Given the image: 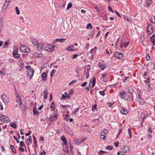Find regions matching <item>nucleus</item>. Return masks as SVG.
Listing matches in <instances>:
<instances>
[{
	"label": "nucleus",
	"mask_w": 155,
	"mask_h": 155,
	"mask_svg": "<svg viewBox=\"0 0 155 155\" xmlns=\"http://www.w3.org/2000/svg\"><path fill=\"white\" fill-rule=\"evenodd\" d=\"M17 100H19V106L22 110L25 109L26 105L25 102L24 100H22L19 97H17Z\"/></svg>",
	"instance_id": "f257e3e1"
},
{
	"label": "nucleus",
	"mask_w": 155,
	"mask_h": 155,
	"mask_svg": "<svg viewBox=\"0 0 155 155\" xmlns=\"http://www.w3.org/2000/svg\"><path fill=\"white\" fill-rule=\"evenodd\" d=\"M20 49L21 52L25 53H29L31 51L29 48L24 45H21Z\"/></svg>",
	"instance_id": "f03ea898"
},
{
	"label": "nucleus",
	"mask_w": 155,
	"mask_h": 155,
	"mask_svg": "<svg viewBox=\"0 0 155 155\" xmlns=\"http://www.w3.org/2000/svg\"><path fill=\"white\" fill-rule=\"evenodd\" d=\"M55 47V45H52L49 44L46 47H44L45 49L49 52H51L53 51Z\"/></svg>",
	"instance_id": "7ed1b4c3"
},
{
	"label": "nucleus",
	"mask_w": 155,
	"mask_h": 155,
	"mask_svg": "<svg viewBox=\"0 0 155 155\" xmlns=\"http://www.w3.org/2000/svg\"><path fill=\"white\" fill-rule=\"evenodd\" d=\"M0 120L4 121L5 123H8L10 121V119L6 116L3 114H0Z\"/></svg>",
	"instance_id": "20e7f679"
},
{
	"label": "nucleus",
	"mask_w": 155,
	"mask_h": 155,
	"mask_svg": "<svg viewBox=\"0 0 155 155\" xmlns=\"http://www.w3.org/2000/svg\"><path fill=\"white\" fill-rule=\"evenodd\" d=\"M27 75L28 77L30 79H31L32 78V76L34 73V70L31 68L28 69L27 71Z\"/></svg>",
	"instance_id": "39448f33"
},
{
	"label": "nucleus",
	"mask_w": 155,
	"mask_h": 155,
	"mask_svg": "<svg viewBox=\"0 0 155 155\" xmlns=\"http://www.w3.org/2000/svg\"><path fill=\"white\" fill-rule=\"evenodd\" d=\"M114 56L115 58H117L119 59H121L123 57V56L121 53L117 51H116L114 53Z\"/></svg>",
	"instance_id": "423d86ee"
},
{
	"label": "nucleus",
	"mask_w": 155,
	"mask_h": 155,
	"mask_svg": "<svg viewBox=\"0 0 155 155\" xmlns=\"http://www.w3.org/2000/svg\"><path fill=\"white\" fill-rule=\"evenodd\" d=\"M129 147L127 146H124L122 148V151L123 153H127L129 151Z\"/></svg>",
	"instance_id": "0eeeda50"
},
{
	"label": "nucleus",
	"mask_w": 155,
	"mask_h": 155,
	"mask_svg": "<svg viewBox=\"0 0 155 155\" xmlns=\"http://www.w3.org/2000/svg\"><path fill=\"white\" fill-rule=\"evenodd\" d=\"M121 98H123L124 100H127L128 99V97H126V94L125 92H123L120 94Z\"/></svg>",
	"instance_id": "6e6552de"
},
{
	"label": "nucleus",
	"mask_w": 155,
	"mask_h": 155,
	"mask_svg": "<svg viewBox=\"0 0 155 155\" xmlns=\"http://www.w3.org/2000/svg\"><path fill=\"white\" fill-rule=\"evenodd\" d=\"M153 1L152 0H146L145 6L146 7H148L150 5H151Z\"/></svg>",
	"instance_id": "1a4fd4ad"
},
{
	"label": "nucleus",
	"mask_w": 155,
	"mask_h": 155,
	"mask_svg": "<svg viewBox=\"0 0 155 155\" xmlns=\"http://www.w3.org/2000/svg\"><path fill=\"white\" fill-rule=\"evenodd\" d=\"M33 114L34 115H38L39 114V112L36 107H34L33 109Z\"/></svg>",
	"instance_id": "9d476101"
},
{
	"label": "nucleus",
	"mask_w": 155,
	"mask_h": 155,
	"mask_svg": "<svg viewBox=\"0 0 155 155\" xmlns=\"http://www.w3.org/2000/svg\"><path fill=\"white\" fill-rule=\"evenodd\" d=\"M148 114L147 112H144L141 114V118L142 120V123H143L145 117L147 116Z\"/></svg>",
	"instance_id": "9b49d317"
},
{
	"label": "nucleus",
	"mask_w": 155,
	"mask_h": 155,
	"mask_svg": "<svg viewBox=\"0 0 155 155\" xmlns=\"http://www.w3.org/2000/svg\"><path fill=\"white\" fill-rule=\"evenodd\" d=\"M152 29H153L152 25H151L150 24H148V25L147 26V32H150V30H151V31H152Z\"/></svg>",
	"instance_id": "f8f14e48"
},
{
	"label": "nucleus",
	"mask_w": 155,
	"mask_h": 155,
	"mask_svg": "<svg viewBox=\"0 0 155 155\" xmlns=\"http://www.w3.org/2000/svg\"><path fill=\"white\" fill-rule=\"evenodd\" d=\"M120 112L123 114L126 115L128 113V112L127 110L123 108L120 110Z\"/></svg>",
	"instance_id": "ddd939ff"
},
{
	"label": "nucleus",
	"mask_w": 155,
	"mask_h": 155,
	"mask_svg": "<svg viewBox=\"0 0 155 155\" xmlns=\"http://www.w3.org/2000/svg\"><path fill=\"white\" fill-rule=\"evenodd\" d=\"M134 91L133 87L130 86L128 87V91L130 94H132Z\"/></svg>",
	"instance_id": "4468645a"
},
{
	"label": "nucleus",
	"mask_w": 155,
	"mask_h": 155,
	"mask_svg": "<svg viewBox=\"0 0 155 155\" xmlns=\"http://www.w3.org/2000/svg\"><path fill=\"white\" fill-rule=\"evenodd\" d=\"M1 98H2V100L3 102H4L5 103V104H6L5 102V100H6V99L7 98V97L6 95H5V94H3L1 96Z\"/></svg>",
	"instance_id": "2eb2a0df"
},
{
	"label": "nucleus",
	"mask_w": 155,
	"mask_h": 155,
	"mask_svg": "<svg viewBox=\"0 0 155 155\" xmlns=\"http://www.w3.org/2000/svg\"><path fill=\"white\" fill-rule=\"evenodd\" d=\"M31 42L32 44L35 45H37L38 44L39 42L38 39H33L31 40Z\"/></svg>",
	"instance_id": "dca6fc26"
},
{
	"label": "nucleus",
	"mask_w": 155,
	"mask_h": 155,
	"mask_svg": "<svg viewBox=\"0 0 155 155\" xmlns=\"http://www.w3.org/2000/svg\"><path fill=\"white\" fill-rule=\"evenodd\" d=\"M124 18L127 21L131 23L132 21V19L130 17H128L126 15L124 16Z\"/></svg>",
	"instance_id": "f3484780"
},
{
	"label": "nucleus",
	"mask_w": 155,
	"mask_h": 155,
	"mask_svg": "<svg viewBox=\"0 0 155 155\" xmlns=\"http://www.w3.org/2000/svg\"><path fill=\"white\" fill-rule=\"evenodd\" d=\"M47 76V74L45 72L44 73H43L41 74V76H42V79L44 81H45L47 80V78H46Z\"/></svg>",
	"instance_id": "a211bd4d"
},
{
	"label": "nucleus",
	"mask_w": 155,
	"mask_h": 155,
	"mask_svg": "<svg viewBox=\"0 0 155 155\" xmlns=\"http://www.w3.org/2000/svg\"><path fill=\"white\" fill-rule=\"evenodd\" d=\"M109 131L106 129H103L101 132V134H103L106 135V134Z\"/></svg>",
	"instance_id": "6ab92c4d"
},
{
	"label": "nucleus",
	"mask_w": 155,
	"mask_h": 155,
	"mask_svg": "<svg viewBox=\"0 0 155 155\" xmlns=\"http://www.w3.org/2000/svg\"><path fill=\"white\" fill-rule=\"evenodd\" d=\"M10 147L11 149L12 150L13 152V153H16V150L14 146L12 145H11L10 146Z\"/></svg>",
	"instance_id": "aec40b11"
},
{
	"label": "nucleus",
	"mask_w": 155,
	"mask_h": 155,
	"mask_svg": "<svg viewBox=\"0 0 155 155\" xmlns=\"http://www.w3.org/2000/svg\"><path fill=\"white\" fill-rule=\"evenodd\" d=\"M74 45L70 46L67 48V49L69 51H74V50L73 49V48H74Z\"/></svg>",
	"instance_id": "412c9836"
},
{
	"label": "nucleus",
	"mask_w": 155,
	"mask_h": 155,
	"mask_svg": "<svg viewBox=\"0 0 155 155\" xmlns=\"http://www.w3.org/2000/svg\"><path fill=\"white\" fill-rule=\"evenodd\" d=\"M99 66L101 68L102 70H104L105 68V66L104 65H103L101 63L99 62Z\"/></svg>",
	"instance_id": "4be33fe9"
},
{
	"label": "nucleus",
	"mask_w": 155,
	"mask_h": 155,
	"mask_svg": "<svg viewBox=\"0 0 155 155\" xmlns=\"http://www.w3.org/2000/svg\"><path fill=\"white\" fill-rule=\"evenodd\" d=\"M96 49H97L96 47H95L94 48L90 50V53L91 54H95L96 52Z\"/></svg>",
	"instance_id": "5701e85b"
},
{
	"label": "nucleus",
	"mask_w": 155,
	"mask_h": 155,
	"mask_svg": "<svg viewBox=\"0 0 155 155\" xmlns=\"http://www.w3.org/2000/svg\"><path fill=\"white\" fill-rule=\"evenodd\" d=\"M8 3H7V2L6 1L5 2L3 7L2 8V9H3L4 8H5V10L4 11V12L5 11V9L7 8L9 5V4H8Z\"/></svg>",
	"instance_id": "b1692460"
},
{
	"label": "nucleus",
	"mask_w": 155,
	"mask_h": 155,
	"mask_svg": "<svg viewBox=\"0 0 155 155\" xmlns=\"http://www.w3.org/2000/svg\"><path fill=\"white\" fill-rule=\"evenodd\" d=\"M48 92L47 89L45 90L44 91V98L45 99H47V98Z\"/></svg>",
	"instance_id": "393cba45"
},
{
	"label": "nucleus",
	"mask_w": 155,
	"mask_h": 155,
	"mask_svg": "<svg viewBox=\"0 0 155 155\" xmlns=\"http://www.w3.org/2000/svg\"><path fill=\"white\" fill-rule=\"evenodd\" d=\"M27 140H28L29 141V142H27V143L28 144L30 145L31 143L32 142V138H31V136H29V138H28Z\"/></svg>",
	"instance_id": "a878e982"
},
{
	"label": "nucleus",
	"mask_w": 155,
	"mask_h": 155,
	"mask_svg": "<svg viewBox=\"0 0 155 155\" xmlns=\"http://www.w3.org/2000/svg\"><path fill=\"white\" fill-rule=\"evenodd\" d=\"M138 101L139 102V104L143 105L146 103V102H144V100L142 99H141L140 100L139 99H138Z\"/></svg>",
	"instance_id": "bb28decb"
},
{
	"label": "nucleus",
	"mask_w": 155,
	"mask_h": 155,
	"mask_svg": "<svg viewBox=\"0 0 155 155\" xmlns=\"http://www.w3.org/2000/svg\"><path fill=\"white\" fill-rule=\"evenodd\" d=\"M86 28L87 29L91 30L92 28L91 24V23L88 24L87 25Z\"/></svg>",
	"instance_id": "cd10ccee"
},
{
	"label": "nucleus",
	"mask_w": 155,
	"mask_h": 155,
	"mask_svg": "<svg viewBox=\"0 0 155 155\" xmlns=\"http://www.w3.org/2000/svg\"><path fill=\"white\" fill-rule=\"evenodd\" d=\"M100 138L102 140H106V136L103 134H101Z\"/></svg>",
	"instance_id": "c85d7f7f"
},
{
	"label": "nucleus",
	"mask_w": 155,
	"mask_h": 155,
	"mask_svg": "<svg viewBox=\"0 0 155 155\" xmlns=\"http://www.w3.org/2000/svg\"><path fill=\"white\" fill-rule=\"evenodd\" d=\"M10 126L14 128H16L17 127L16 124L13 123H11Z\"/></svg>",
	"instance_id": "c756f323"
},
{
	"label": "nucleus",
	"mask_w": 155,
	"mask_h": 155,
	"mask_svg": "<svg viewBox=\"0 0 155 155\" xmlns=\"http://www.w3.org/2000/svg\"><path fill=\"white\" fill-rule=\"evenodd\" d=\"M8 41H5V43L3 46V48H5L8 47Z\"/></svg>",
	"instance_id": "7c9ffc66"
},
{
	"label": "nucleus",
	"mask_w": 155,
	"mask_h": 155,
	"mask_svg": "<svg viewBox=\"0 0 155 155\" xmlns=\"http://www.w3.org/2000/svg\"><path fill=\"white\" fill-rule=\"evenodd\" d=\"M18 49L14 50L12 53V55L13 57L15 56V55H17V54L18 53Z\"/></svg>",
	"instance_id": "2f4dec72"
},
{
	"label": "nucleus",
	"mask_w": 155,
	"mask_h": 155,
	"mask_svg": "<svg viewBox=\"0 0 155 155\" xmlns=\"http://www.w3.org/2000/svg\"><path fill=\"white\" fill-rule=\"evenodd\" d=\"M114 148L113 146H110V145H109L107 146L106 148V149L109 150H111L113 149V148Z\"/></svg>",
	"instance_id": "473e14b6"
},
{
	"label": "nucleus",
	"mask_w": 155,
	"mask_h": 155,
	"mask_svg": "<svg viewBox=\"0 0 155 155\" xmlns=\"http://www.w3.org/2000/svg\"><path fill=\"white\" fill-rule=\"evenodd\" d=\"M56 71L55 69H53L50 73V76L51 77L53 76L54 74L55 73Z\"/></svg>",
	"instance_id": "72a5a7b5"
},
{
	"label": "nucleus",
	"mask_w": 155,
	"mask_h": 155,
	"mask_svg": "<svg viewBox=\"0 0 155 155\" xmlns=\"http://www.w3.org/2000/svg\"><path fill=\"white\" fill-rule=\"evenodd\" d=\"M72 6V3L70 2L68 4V5L67 6V9L68 10L70 8H71Z\"/></svg>",
	"instance_id": "f704fd0d"
},
{
	"label": "nucleus",
	"mask_w": 155,
	"mask_h": 155,
	"mask_svg": "<svg viewBox=\"0 0 155 155\" xmlns=\"http://www.w3.org/2000/svg\"><path fill=\"white\" fill-rule=\"evenodd\" d=\"M54 103L53 102L51 103V108L53 110H54L55 109V108L54 107Z\"/></svg>",
	"instance_id": "c9c22d12"
},
{
	"label": "nucleus",
	"mask_w": 155,
	"mask_h": 155,
	"mask_svg": "<svg viewBox=\"0 0 155 155\" xmlns=\"http://www.w3.org/2000/svg\"><path fill=\"white\" fill-rule=\"evenodd\" d=\"M49 120L51 122H52L55 121L56 120V119L53 116H51L49 118Z\"/></svg>",
	"instance_id": "e433bc0d"
},
{
	"label": "nucleus",
	"mask_w": 155,
	"mask_h": 155,
	"mask_svg": "<svg viewBox=\"0 0 155 155\" xmlns=\"http://www.w3.org/2000/svg\"><path fill=\"white\" fill-rule=\"evenodd\" d=\"M128 133L130 137L131 138L132 137V134L130 128H129L128 129Z\"/></svg>",
	"instance_id": "4c0bfd02"
},
{
	"label": "nucleus",
	"mask_w": 155,
	"mask_h": 155,
	"mask_svg": "<svg viewBox=\"0 0 155 155\" xmlns=\"http://www.w3.org/2000/svg\"><path fill=\"white\" fill-rule=\"evenodd\" d=\"M15 9L16 11V13L17 15H19L20 12L18 9V7H15Z\"/></svg>",
	"instance_id": "58836bf2"
},
{
	"label": "nucleus",
	"mask_w": 155,
	"mask_h": 155,
	"mask_svg": "<svg viewBox=\"0 0 155 155\" xmlns=\"http://www.w3.org/2000/svg\"><path fill=\"white\" fill-rule=\"evenodd\" d=\"M62 106V108H68L70 106L68 105H61Z\"/></svg>",
	"instance_id": "ea45409f"
},
{
	"label": "nucleus",
	"mask_w": 155,
	"mask_h": 155,
	"mask_svg": "<svg viewBox=\"0 0 155 155\" xmlns=\"http://www.w3.org/2000/svg\"><path fill=\"white\" fill-rule=\"evenodd\" d=\"M95 83H96L95 78H94L93 79L92 81V87H93L95 85Z\"/></svg>",
	"instance_id": "a19ab883"
},
{
	"label": "nucleus",
	"mask_w": 155,
	"mask_h": 155,
	"mask_svg": "<svg viewBox=\"0 0 155 155\" xmlns=\"http://www.w3.org/2000/svg\"><path fill=\"white\" fill-rule=\"evenodd\" d=\"M105 151L102 150H101L98 152V154L99 155H102L104 154Z\"/></svg>",
	"instance_id": "79ce46f5"
},
{
	"label": "nucleus",
	"mask_w": 155,
	"mask_h": 155,
	"mask_svg": "<svg viewBox=\"0 0 155 155\" xmlns=\"http://www.w3.org/2000/svg\"><path fill=\"white\" fill-rule=\"evenodd\" d=\"M33 56L35 57H39V54L37 52H35L33 53Z\"/></svg>",
	"instance_id": "37998d69"
},
{
	"label": "nucleus",
	"mask_w": 155,
	"mask_h": 155,
	"mask_svg": "<svg viewBox=\"0 0 155 155\" xmlns=\"http://www.w3.org/2000/svg\"><path fill=\"white\" fill-rule=\"evenodd\" d=\"M97 107V105L96 104H95L92 107V110L93 111Z\"/></svg>",
	"instance_id": "c03bdc74"
},
{
	"label": "nucleus",
	"mask_w": 155,
	"mask_h": 155,
	"mask_svg": "<svg viewBox=\"0 0 155 155\" xmlns=\"http://www.w3.org/2000/svg\"><path fill=\"white\" fill-rule=\"evenodd\" d=\"M68 134H69L71 136H72L73 135L72 131L71 130H68Z\"/></svg>",
	"instance_id": "a18cd8bd"
},
{
	"label": "nucleus",
	"mask_w": 155,
	"mask_h": 155,
	"mask_svg": "<svg viewBox=\"0 0 155 155\" xmlns=\"http://www.w3.org/2000/svg\"><path fill=\"white\" fill-rule=\"evenodd\" d=\"M119 142L117 141L114 143V144L116 147H117L119 146Z\"/></svg>",
	"instance_id": "49530a36"
},
{
	"label": "nucleus",
	"mask_w": 155,
	"mask_h": 155,
	"mask_svg": "<svg viewBox=\"0 0 155 155\" xmlns=\"http://www.w3.org/2000/svg\"><path fill=\"white\" fill-rule=\"evenodd\" d=\"M150 20L152 23H154L155 22V18L154 17L151 18Z\"/></svg>",
	"instance_id": "de8ad7c7"
},
{
	"label": "nucleus",
	"mask_w": 155,
	"mask_h": 155,
	"mask_svg": "<svg viewBox=\"0 0 155 155\" xmlns=\"http://www.w3.org/2000/svg\"><path fill=\"white\" fill-rule=\"evenodd\" d=\"M74 93V91L73 89H71L69 91V94L72 95Z\"/></svg>",
	"instance_id": "09e8293b"
},
{
	"label": "nucleus",
	"mask_w": 155,
	"mask_h": 155,
	"mask_svg": "<svg viewBox=\"0 0 155 155\" xmlns=\"http://www.w3.org/2000/svg\"><path fill=\"white\" fill-rule=\"evenodd\" d=\"M70 117L68 114H66L65 116V119L66 121H68Z\"/></svg>",
	"instance_id": "8fccbe9b"
},
{
	"label": "nucleus",
	"mask_w": 155,
	"mask_h": 155,
	"mask_svg": "<svg viewBox=\"0 0 155 155\" xmlns=\"http://www.w3.org/2000/svg\"><path fill=\"white\" fill-rule=\"evenodd\" d=\"M76 82H77L76 80H73L72 81H71L70 82V83L69 84V85H71L72 84H73L74 83H75Z\"/></svg>",
	"instance_id": "3c124183"
},
{
	"label": "nucleus",
	"mask_w": 155,
	"mask_h": 155,
	"mask_svg": "<svg viewBox=\"0 0 155 155\" xmlns=\"http://www.w3.org/2000/svg\"><path fill=\"white\" fill-rule=\"evenodd\" d=\"M105 90H104L103 91H99L100 94L101 95H102L104 96L105 94V92H104Z\"/></svg>",
	"instance_id": "603ef678"
},
{
	"label": "nucleus",
	"mask_w": 155,
	"mask_h": 155,
	"mask_svg": "<svg viewBox=\"0 0 155 155\" xmlns=\"http://www.w3.org/2000/svg\"><path fill=\"white\" fill-rule=\"evenodd\" d=\"M61 140L63 142L66 140V138L65 137L62 136L61 138Z\"/></svg>",
	"instance_id": "864d4df0"
},
{
	"label": "nucleus",
	"mask_w": 155,
	"mask_h": 155,
	"mask_svg": "<svg viewBox=\"0 0 155 155\" xmlns=\"http://www.w3.org/2000/svg\"><path fill=\"white\" fill-rule=\"evenodd\" d=\"M24 145L25 146V145H24V142L23 141H21L20 143L19 146L21 147H23Z\"/></svg>",
	"instance_id": "5fc2aeb1"
},
{
	"label": "nucleus",
	"mask_w": 155,
	"mask_h": 155,
	"mask_svg": "<svg viewBox=\"0 0 155 155\" xmlns=\"http://www.w3.org/2000/svg\"><path fill=\"white\" fill-rule=\"evenodd\" d=\"M124 48H126L127 45H128V44H129V42L128 41L127 42H124Z\"/></svg>",
	"instance_id": "6e6d98bb"
},
{
	"label": "nucleus",
	"mask_w": 155,
	"mask_h": 155,
	"mask_svg": "<svg viewBox=\"0 0 155 155\" xmlns=\"http://www.w3.org/2000/svg\"><path fill=\"white\" fill-rule=\"evenodd\" d=\"M146 59L147 61H149L150 59V57L149 55L148 54L147 55L146 57Z\"/></svg>",
	"instance_id": "4d7b16f0"
},
{
	"label": "nucleus",
	"mask_w": 155,
	"mask_h": 155,
	"mask_svg": "<svg viewBox=\"0 0 155 155\" xmlns=\"http://www.w3.org/2000/svg\"><path fill=\"white\" fill-rule=\"evenodd\" d=\"M108 9L109 11L111 12L112 13L114 12H113V10H112L110 6H108Z\"/></svg>",
	"instance_id": "13d9d810"
},
{
	"label": "nucleus",
	"mask_w": 155,
	"mask_h": 155,
	"mask_svg": "<svg viewBox=\"0 0 155 155\" xmlns=\"http://www.w3.org/2000/svg\"><path fill=\"white\" fill-rule=\"evenodd\" d=\"M114 12H115L116 15H118L119 17L121 18V16L119 13L116 10L114 11Z\"/></svg>",
	"instance_id": "bf43d9fd"
},
{
	"label": "nucleus",
	"mask_w": 155,
	"mask_h": 155,
	"mask_svg": "<svg viewBox=\"0 0 155 155\" xmlns=\"http://www.w3.org/2000/svg\"><path fill=\"white\" fill-rule=\"evenodd\" d=\"M14 58L18 59L20 57V55L18 54H17L16 55H15V56L13 57Z\"/></svg>",
	"instance_id": "052dcab7"
},
{
	"label": "nucleus",
	"mask_w": 155,
	"mask_h": 155,
	"mask_svg": "<svg viewBox=\"0 0 155 155\" xmlns=\"http://www.w3.org/2000/svg\"><path fill=\"white\" fill-rule=\"evenodd\" d=\"M152 90V88H151V87L148 85L147 88V91H150Z\"/></svg>",
	"instance_id": "680f3d73"
},
{
	"label": "nucleus",
	"mask_w": 155,
	"mask_h": 155,
	"mask_svg": "<svg viewBox=\"0 0 155 155\" xmlns=\"http://www.w3.org/2000/svg\"><path fill=\"white\" fill-rule=\"evenodd\" d=\"M19 20H20V21H21V22L22 23H24V19H23V18L22 17H19Z\"/></svg>",
	"instance_id": "e2e57ef3"
},
{
	"label": "nucleus",
	"mask_w": 155,
	"mask_h": 155,
	"mask_svg": "<svg viewBox=\"0 0 155 155\" xmlns=\"http://www.w3.org/2000/svg\"><path fill=\"white\" fill-rule=\"evenodd\" d=\"M67 97V96L65 95H64V94H62V96L61 98V99H64Z\"/></svg>",
	"instance_id": "0e129e2a"
},
{
	"label": "nucleus",
	"mask_w": 155,
	"mask_h": 155,
	"mask_svg": "<svg viewBox=\"0 0 155 155\" xmlns=\"http://www.w3.org/2000/svg\"><path fill=\"white\" fill-rule=\"evenodd\" d=\"M87 82H85L82 84H81V86L82 87H84L87 85Z\"/></svg>",
	"instance_id": "69168bd1"
},
{
	"label": "nucleus",
	"mask_w": 155,
	"mask_h": 155,
	"mask_svg": "<svg viewBox=\"0 0 155 155\" xmlns=\"http://www.w3.org/2000/svg\"><path fill=\"white\" fill-rule=\"evenodd\" d=\"M19 150L21 151V152H23L25 150L24 148L21 147H20L19 148Z\"/></svg>",
	"instance_id": "338daca9"
},
{
	"label": "nucleus",
	"mask_w": 155,
	"mask_h": 155,
	"mask_svg": "<svg viewBox=\"0 0 155 155\" xmlns=\"http://www.w3.org/2000/svg\"><path fill=\"white\" fill-rule=\"evenodd\" d=\"M42 45H41L40 44L38 45V48L39 49H41L43 47V46H42Z\"/></svg>",
	"instance_id": "774afa93"
}]
</instances>
